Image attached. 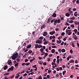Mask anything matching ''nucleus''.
Returning <instances> with one entry per match:
<instances>
[{"mask_svg":"<svg viewBox=\"0 0 79 79\" xmlns=\"http://www.w3.org/2000/svg\"><path fill=\"white\" fill-rule=\"evenodd\" d=\"M77 15H78V14H74V15L76 17H77Z\"/></svg>","mask_w":79,"mask_h":79,"instance_id":"nucleus-52","label":"nucleus"},{"mask_svg":"<svg viewBox=\"0 0 79 79\" xmlns=\"http://www.w3.org/2000/svg\"><path fill=\"white\" fill-rule=\"evenodd\" d=\"M16 60L18 62V63H19V62L20 61V59H19V58H18Z\"/></svg>","mask_w":79,"mask_h":79,"instance_id":"nucleus-24","label":"nucleus"},{"mask_svg":"<svg viewBox=\"0 0 79 79\" xmlns=\"http://www.w3.org/2000/svg\"><path fill=\"white\" fill-rule=\"evenodd\" d=\"M8 67L7 65H6L4 66V67L3 68V70H6L7 69H8Z\"/></svg>","mask_w":79,"mask_h":79,"instance_id":"nucleus-8","label":"nucleus"},{"mask_svg":"<svg viewBox=\"0 0 79 79\" xmlns=\"http://www.w3.org/2000/svg\"><path fill=\"white\" fill-rule=\"evenodd\" d=\"M62 53H64V52H66V50L64 49H62L61 50Z\"/></svg>","mask_w":79,"mask_h":79,"instance_id":"nucleus-26","label":"nucleus"},{"mask_svg":"<svg viewBox=\"0 0 79 79\" xmlns=\"http://www.w3.org/2000/svg\"><path fill=\"white\" fill-rule=\"evenodd\" d=\"M66 32L68 34V35H71L72 33L71 31H68L67 30H66Z\"/></svg>","mask_w":79,"mask_h":79,"instance_id":"nucleus-6","label":"nucleus"},{"mask_svg":"<svg viewBox=\"0 0 79 79\" xmlns=\"http://www.w3.org/2000/svg\"><path fill=\"white\" fill-rule=\"evenodd\" d=\"M53 56V55L51 54H50L49 55V57H51V56Z\"/></svg>","mask_w":79,"mask_h":79,"instance_id":"nucleus-63","label":"nucleus"},{"mask_svg":"<svg viewBox=\"0 0 79 79\" xmlns=\"http://www.w3.org/2000/svg\"><path fill=\"white\" fill-rule=\"evenodd\" d=\"M57 23H58V24H59V23H61V20H60V19H59L57 20Z\"/></svg>","mask_w":79,"mask_h":79,"instance_id":"nucleus-19","label":"nucleus"},{"mask_svg":"<svg viewBox=\"0 0 79 79\" xmlns=\"http://www.w3.org/2000/svg\"><path fill=\"white\" fill-rule=\"evenodd\" d=\"M55 30H56V31H59V28H56L55 29Z\"/></svg>","mask_w":79,"mask_h":79,"instance_id":"nucleus-55","label":"nucleus"},{"mask_svg":"<svg viewBox=\"0 0 79 79\" xmlns=\"http://www.w3.org/2000/svg\"><path fill=\"white\" fill-rule=\"evenodd\" d=\"M60 20L61 21H64V17H60Z\"/></svg>","mask_w":79,"mask_h":79,"instance_id":"nucleus-30","label":"nucleus"},{"mask_svg":"<svg viewBox=\"0 0 79 79\" xmlns=\"http://www.w3.org/2000/svg\"><path fill=\"white\" fill-rule=\"evenodd\" d=\"M47 55H48V53H46L45 54V56H44V57H46V56H47Z\"/></svg>","mask_w":79,"mask_h":79,"instance_id":"nucleus-42","label":"nucleus"},{"mask_svg":"<svg viewBox=\"0 0 79 79\" xmlns=\"http://www.w3.org/2000/svg\"><path fill=\"white\" fill-rule=\"evenodd\" d=\"M19 65V63H17L15 64V66L16 67V66H18V65Z\"/></svg>","mask_w":79,"mask_h":79,"instance_id":"nucleus-32","label":"nucleus"},{"mask_svg":"<svg viewBox=\"0 0 79 79\" xmlns=\"http://www.w3.org/2000/svg\"><path fill=\"white\" fill-rule=\"evenodd\" d=\"M11 63H12V62L11 60H8V63L9 65H11Z\"/></svg>","mask_w":79,"mask_h":79,"instance_id":"nucleus-12","label":"nucleus"},{"mask_svg":"<svg viewBox=\"0 0 79 79\" xmlns=\"http://www.w3.org/2000/svg\"><path fill=\"white\" fill-rule=\"evenodd\" d=\"M73 31L74 32L75 34H77V29H75L73 30Z\"/></svg>","mask_w":79,"mask_h":79,"instance_id":"nucleus-20","label":"nucleus"},{"mask_svg":"<svg viewBox=\"0 0 79 79\" xmlns=\"http://www.w3.org/2000/svg\"><path fill=\"white\" fill-rule=\"evenodd\" d=\"M74 42H73L72 43V45L73 46V47H75V45H74Z\"/></svg>","mask_w":79,"mask_h":79,"instance_id":"nucleus-36","label":"nucleus"},{"mask_svg":"<svg viewBox=\"0 0 79 79\" xmlns=\"http://www.w3.org/2000/svg\"><path fill=\"white\" fill-rule=\"evenodd\" d=\"M69 24L67 22L65 23V26H69Z\"/></svg>","mask_w":79,"mask_h":79,"instance_id":"nucleus-34","label":"nucleus"},{"mask_svg":"<svg viewBox=\"0 0 79 79\" xmlns=\"http://www.w3.org/2000/svg\"><path fill=\"white\" fill-rule=\"evenodd\" d=\"M62 68H64L66 67V66H65V65H63L62 66Z\"/></svg>","mask_w":79,"mask_h":79,"instance_id":"nucleus-57","label":"nucleus"},{"mask_svg":"<svg viewBox=\"0 0 79 79\" xmlns=\"http://www.w3.org/2000/svg\"><path fill=\"white\" fill-rule=\"evenodd\" d=\"M45 27V24H44L42 26H41V29H44V27Z\"/></svg>","mask_w":79,"mask_h":79,"instance_id":"nucleus-17","label":"nucleus"},{"mask_svg":"<svg viewBox=\"0 0 79 79\" xmlns=\"http://www.w3.org/2000/svg\"><path fill=\"white\" fill-rule=\"evenodd\" d=\"M25 65H26V63H23L22 64V66H24Z\"/></svg>","mask_w":79,"mask_h":79,"instance_id":"nucleus-45","label":"nucleus"},{"mask_svg":"<svg viewBox=\"0 0 79 79\" xmlns=\"http://www.w3.org/2000/svg\"><path fill=\"white\" fill-rule=\"evenodd\" d=\"M31 46H32L31 44H28L26 48H31Z\"/></svg>","mask_w":79,"mask_h":79,"instance_id":"nucleus-9","label":"nucleus"},{"mask_svg":"<svg viewBox=\"0 0 79 79\" xmlns=\"http://www.w3.org/2000/svg\"><path fill=\"white\" fill-rule=\"evenodd\" d=\"M38 59H39V60H42V57H39Z\"/></svg>","mask_w":79,"mask_h":79,"instance_id":"nucleus-64","label":"nucleus"},{"mask_svg":"<svg viewBox=\"0 0 79 79\" xmlns=\"http://www.w3.org/2000/svg\"><path fill=\"white\" fill-rule=\"evenodd\" d=\"M70 53L72 54H73V50H72V49H71L70 51Z\"/></svg>","mask_w":79,"mask_h":79,"instance_id":"nucleus-39","label":"nucleus"},{"mask_svg":"<svg viewBox=\"0 0 79 79\" xmlns=\"http://www.w3.org/2000/svg\"><path fill=\"white\" fill-rule=\"evenodd\" d=\"M38 79H42V76H40L39 77Z\"/></svg>","mask_w":79,"mask_h":79,"instance_id":"nucleus-47","label":"nucleus"},{"mask_svg":"<svg viewBox=\"0 0 79 79\" xmlns=\"http://www.w3.org/2000/svg\"><path fill=\"white\" fill-rule=\"evenodd\" d=\"M66 71H64L63 72V75H64V73H66Z\"/></svg>","mask_w":79,"mask_h":79,"instance_id":"nucleus-58","label":"nucleus"},{"mask_svg":"<svg viewBox=\"0 0 79 79\" xmlns=\"http://www.w3.org/2000/svg\"><path fill=\"white\" fill-rule=\"evenodd\" d=\"M57 19H56L55 20H54V23H53V25L54 26H56V24H57Z\"/></svg>","mask_w":79,"mask_h":79,"instance_id":"nucleus-7","label":"nucleus"},{"mask_svg":"<svg viewBox=\"0 0 79 79\" xmlns=\"http://www.w3.org/2000/svg\"><path fill=\"white\" fill-rule=\"evenodd\" d=\"M55 52V50L54 49H53L52 50L51 53H54Z\"/></svg>","mask_w":79,"mask_h":79,"instance_id":"nucleus-23","label":"nucleus"},{"mask_svg":"<svg viewBox=\"0 0 79 79\" xmlns=\"http://www.w3.org/2000/svg\"><path fill=\"white\" fill-rule=\"evenodd\" d=\"M64 34H65V33L64 32H63L61 34V35H62V36H63L64 35Z\"/></svg>","mask_w":79,"mask_h":79,"instance_id":"nucleus-31","label":"nucleus"},{"mask_svg":"<svg viewBox=\"0 0 79 79\" xmlns=\"http://www.w3.org/2000/svg\"><path fill=\"white\" fill-rule=\"evenodd\" d=\"M74 22L76 25H78V24H77V23H78L77 22V21H75Z\"/></svg>","mask_w":79,"mask_h":79,"instance_id":"nucleus-35","label":"nucleus"},{"mask_svg":"<svg viewBox=\"0 0 79 79\" xmlns=\"http://www.w3.org/2000/svg\"><path fill=\"white\" fill-rule=\"evenodd\" d=\"M39 39L40 40L38 39L36 40L35 42L36 44H42V39H44V37L41 36L39 38Z\"/></svg>","mask_w":79,"mask_h":79,"instance_id":"nucleus-1","label":"nucleus"},{"mask_svg":"<svg viewBox=\"0 0 79 79\" xmlns=\"http://www.w3.org/2000/svg\"><path fill=\"white\" fill-rule=\"evenodd\" d=\"M36 67H37V65H35L32 66V68H36Z\"/></svg>","mask_w":79,"mask_h":79,"instance_id":"nucleus-38","label":"nucleus"},{"mask_svg":"<svg viewBox=\"0 0 79 79\" xmlns=\"http://www.w3.org/2000/svg\"><path fill=\"white\" fill-rule=\"evenodd\" d=\"M37 48H39V44H35V48L37 49Z\"/></svg>","mask_w":79,"mask_h":79,"instance_id":"nucleus-18","label":"nucleus"},{"mask_svg":"<svg viewBox=\"0 0 79 79\" xmlns=\"http://www.w3.org/2000/svg\"><path fill=\"white\" fill-rule=\"evenodd\" d=\"M43 35L44 36H46L47 35V31H45L44 32Z\"/></svg>","mask_w":79,"mask_h":79,"instance_id":"nucleus-15","label":"nucleus"},{"mask_svg":"<svg viewBox=\"0 0 79 79\" xmlns=\"http://www.w3.org/2000/svg\"><path fill=\"white\" fill-rule=\"evenodd\" d=\"M43 65L44 66H46L47 65V63L46 62H44L43 64Z\"/></svg>","mask_w":79,"mask_h":79,"instance_id":"nucleus-49","label":"nucleus"},{"mask_svg":"<svg viewBox=\"0 0 79 79\" xmlns=\"http://www.w3.org/2000/svg\"><path fill=\"white\" fill-rule=\"evenodd\" d=\"M35 60V58H34V57H33V59L30 60V62H32L33 61H34Z\"/></svg>","mask_w":79,"mask_h":79,"instance_id":"nucleus-22","label":"nucleus"},{"mask_svg":"<svg viewBox=\"0 0 79 79\" xmlns=\"http://www.w3.org/2000/svg\"><path fill=\"white\" fill-rule=\"evenodd\" d=\"M47 78H48V79H50V75H48L47 76Z\"/></svg>","mask_w":79,"mask_h":79,"instance_id":"nucleus-40","label":"nucleus"},{"mask_svg":"<svg viewBox=\"0 0 79 79\" xmlns=\"http://www.w3.org/2000/svg\"><path fill=\"white\" fill-rule=\"evenodd\" d=\"M76 3H77V4H79V0H77L76 1Z\"/></svg>","mask_w":79,"mask_h":79,"instance_id":"nucleus-53","label":"nucleus"},{"mask_svg":"<svg viewBox=\"0 0 79 79\" xmlns=\"http://www.w3.org/2000/svg\"><path fill=\"white\" fill-rule=\"evenodd\" d=\"M65 16H67V17H69V16H70V14L69 13V12L66 13L65 14Z\"/></svg>","mask_w":79,"mask_h":79,"instance_id":"nucleus-13","label":"nucleus"},{"mask_svg":"<svg viewBox=\"0 0 79 79\" xmlns=\"http://www.w3.org/2000/svg\"><path fill=\"white\" fill-rule=\"evenodd\" d=\"M57 62L58 63V64L60 63V59H58L57 60Z\"/></svg>","mask_w":79,"mask_h":79,"instance_id":"nucleus-44","label":"nucleus"},{"mask_svg":"<svg viewBox=\"0 0 79 79\" xmlns=\"http://www.w3.org/2000/svg\"><path fill=\"white\" fill-rule=\"evenodd\" d=\"M18 52H16V53H15L14 54L12 57V60H16V58H17L18 57Z\"/></svg>","mask_w":79,"mask_h":79,"instance_id":"nucleus-2","label":"nucleus"},{"mask_svg":"<svg viewBox=\"0 0 79 79\" xmlns=\"http://www.w3.org/2000/svg\"><path fill=\"white\" fill-rule=\"evenodd\" d=\"M5 79H8L9 77H7V76H5L4 77Z\"/></svg>","mask_w":79,"mask_h":79,"instance_id":"nucleus-62","label":"nucleus"},{"mask_svg":"<svg viewBox=\"0 0 79 79\" xmlns=\"http://www.w3.org/2000/svg\"><path fill=\"white\" fill-rule=\"evenodd\" d=\"M75 17H73L70 18V19L71 20H74V19H75Z\"/></svg>","mask_w":79,"mask_h":79,"instance_id":"nucleus-25","label":"nucleus"},{"mask_svg":"<svg viewBox=\"0 0 79 79\" xmlns=\"http://www.w3.org/2000/svg\"><path fill=\"white\" fill-rule=\"evenodd\" d=\"M49 42L48 41H45L44 42L43 44H44V45H47V44Z\"/></svg>","mask_w":79,"mask_h":79,"instance_id":"nucleus-10","label":"nucleus"},{"mask_svg":"<svg viewBox=\"0 0 79 79\" xmlns=\"http://www.w3.org/2000/svg\"><path fill=\"white\" fill-rule=\"evenodd\" d=\"M38 63L39 64H43V61H38Z\"/></svg>","mask_w":79,"mask_h":79,"instance_id":"nucleus-21","label":"nucleus"},{"mask_svg":"<svg viewBox=\"0 0 79 79\" xmlns=\"http://www.w3.org/2000/svg\"><path fill=\"white\" fill-rule=\"evenodd\" d=\"M77 9L76 8H74L73 9V11H76V10Z\"/></svg>","mask_w":79,"mask_h":79,"instance_id":"nucleus-46","label":"nucleus"},{"mask_svg":"<svg viewBox=\"0 0 79 79\" xmlns=\"http://www.w3.org/2000/svg\"><path fill=\"white\" fill-rule=\"evenodd\" d=\"M52 48H56V46H52Z\"/></svg>","mask_w":79,"mask_h":79,"instance_id":"nucleus-50","label":"nucleus"},{"mask_svg":"<svg viewBox=\"0 0 79 79\" xmlns=\"http://www.w3.org/2000/svg\"><path fill=\"white\" fill-rule=\"evenodd\" d=\"M14 69V67H13V66H12L7 70V72H9V71H12Z\"/></svg>","mask_w":79,"mask_h":79,"instance_id":"nucleus-4","label":"nucleus"},{"mask_svg":"<svg viewBox=\"0 0 79 79\" xmlns=\"http://www.w3.org/2000/svg\"><path fill=\"white\" fill-rule=\"evenodd\" d=\"M58 51V52H59V53H61V50L60 49H59Z\"/></svg>","mask_w":79,"mask_h":79,"instance_id":"nucleus-54","label":"nucleus"},{"mask_svg":"<svg viewBox=\"0 0 79 79\" xmlns=\"http://www.w3.org/2000/svg\"><path fill=\"white\" fill-rule=\"evenodd\" d=\"M54 33H55V31H52L49 32V34L51 35H53Z\"/></svg>","mask_w":79,"mask_h":79,"instance_id":"nucleus-11","label":"nucleus"},{"mask_svg":"<svg viewBox=\"0 0 79 79\" xmlns=\"http://www.w3.org/2000/svg\"><path fill=\"white\" fill-rule=\"evenodd\" d=\"M73 38H74V39L75 40H77L78 39L77 38V36L76 35H75L73 36Z\"/></svg>","mask_w":79,"mask_h":79,"instance_id":"nucleus-16","label":"nucleus"},{"mask_svg":"<svg viewBox=\"0 0 79 79\" xmlns=\"http://www.w3.org/2000/svg\"><path fill=\"white\" fill-rule=\"evenodd\" d=\"M56 14L55 13H53L52 15V17H54V18H56Z\"/></svg>","mask_w":79,"mask_h":79,"instance_id":"nucleus-14","label":"nucleus"},{"mask_svg":"<svg viewBox=\"0 0 79 79\" xmlns=\"http://www.w3.org/2000/svg\"><path fill=\"white\" fill-rule=\"evenodd\" d=\"M9 73H5L4 74V75L5 76H8V75H9Z\"/></svg>","mask_w":79,"mask_h":79,"instance_id":"nucleus-33","label":"nucleus"},{"mask_svg":"<svg viewBox=\"0 0 79 79\" xmlns=\"http://www.w3.org/2000/svg\"><path fill=\"white\" fill-rule=\"evenodd\" d=\"M59 68L60 70H61L63 69V68H62L61 67H59Z\"/></svg>","mask_w":79,"mask_h":79,"instance_id":"nucleus-56","label":"nucleus"},{"mask_svg":"<svg viewBox=\"0 0 79 79\" xmlns=\"http://www.w3.org/2000/svg\"><path fill=\"white\" fill-rule=\"evenodd\" d=\"M14 77H15V75H12V76H11L10 78L12 79V78H13Z\"/></svg>","mask_w":79,"mask_h":79,"instance_id":"nucleus-43","label":"nucleus"},{"mask_svg":"<svg viewBox=\"0 0 79 79\" xmlns=\"http://www.w3.org/2000/svg\"><path fill=\"white\" fill-rule=\"evenodd\" d=\"M40 50L41 53H44V50L42 48H41L40 49Z\"/></svg>","mask_w":79,"mask_h":79,"instance_id":"nucleus-27","label":"nucleus"},{"mask_svg":"<svg viewBox=\"0 0 79 79\" xmlns=\"http://www.w3.org/2000/svg\"><path fill=\"white\" fill-rule=\"evenodd\" d=\"M71 27H72L73 28H74V25L72 24L71 25Z\"/></svg>","mask_w":79,"mask_h":79,"instance_id":"nucleus-51","label":"nucleus"},{"mask_svg":"<svg viewBox=\"0 0 79 79\" xmlns=\"http://www.w3.org/2000/svg\"><path fill=\"white\" fill-rule=\"evenodd\" d=\"M55 21V19H54L52 20L51 21V23H53V21Z\"/></svg>","mask_w":79,"mask_h":79,"instance_id":"nucleus-61","label":"nucleus"},{"mask_svg":"<svg viewBox=\"0 0 79 79\" xmlns=\"http://www.w3.org/2000/svg\"><path fill=\"white\" fill-rule=\"evenodd\" d=\"M28 60H28V59H26L25 60V63H27V61H28Z\"/></svg>","mask_w":79,"mask_h":79,"instance_id":"nucleus-41","label":"nucleus"},{"mask_svg":"<svg viewBox=\"0 0 79 79\" xmlns=\"http://www.w3.org/2000/svg\"><path fill=\"white\" fill-rule=\"evenodd\" d=\"M38 48H42V45L40 44L38 45Z\"/></svg>","mask_w":79,"mask_h":79,"instance_id":"nucleus-28","label":"nucleus"},{"mask_svg":"<svg viewBox=\"0 0 79 79\" xmlns=\"http://www.w3.org/2000/svg\"><path fill=\"white\" fill-rule=\"evenodd\" d=\"M50 21V19H48L47 22V23H49Z\"/></svg>","mask_w":79,"mask_h":79,"instance_id":"nucleus-59","label":"nucleus"},{"mask_svg":"<svg viewBox=\"0 0 79 79\" xmlns=\"http://www.w3.org/2000/svg\"><path fill=\"white\" fill-rule=\"evenodd\" d=\"M78 61L77 60H75V63L76 64L78 63Z\"/></svg>","mask_w":79,"mask_h":79,"instance_id":"nucleus-48","label":"nucleus"},{"mask_svg":"<svg viewBox=\"0 0 79 79\" xmlns=\"http://www.w3.org/2000/svg\"><path fill=\"white\" fill-rule=\"evenodd\" d=\"M32 51L31 50H29L28 51V53L30 54V53H32Z\"/></svg>","mask_w":79,"mask_h":79,"instance_id":"nucleus-29","label":"nucleus"},{"mask_svg":"<svg viewBox=\"0 0 79 79\" xmlns=\"http://www.w3.org/2000/svg\"><path fill=\"white\" fill-rule=\"evenodd\" d=\"M72 8H69L68 10V11H69V13L71 15H73V12L71 10Z\"/></svg>","mask_w":79,"mask_h":79,"instance_id":"nucleus-3","label":"nucleus"},{"mask_svg":"<svg viewBox=\"0 0 79 79\" xmlns=\"http://www.w3.org/2000/svg\"><path fill=\"white\" fill-rule=\"evenodd\" d=\"M16 10L17 11H19L21 13H23V10H20V8H19V7H17L16 8Z\"/></svg>","mask_w":79,"mask_h":79,"instance_id":"nucleus-5","label":"nucleus"},{"mask_svg":"<svg viewBox=\"0 0 79 79\" xmlns=\"http://www.w3.org/2000/svg\"><path fill=\"white\" fill-rule=\"evenodd\" d=\"M30 64V63H25V65L26 66H28V65H29Z\"/></svg>","mask_w":79,"mask_h":79,"instance_id":"nucleus-37","label":"nucleus"},{"mask_svg":"<svg viewBox=\"0 0 79 79\" xmlns=\"http://www.w3.org/2000/svg\"><path fill=\"white\" fill-rule=\"evenodd\" d=\"M49 38H50V39L51 40H52V39H53L52 36H50Z\"/></svg>","mask_w":79,"mask_h":79,"instance_id":"nucleus-60","label":"nucleus"}]
</instances>
